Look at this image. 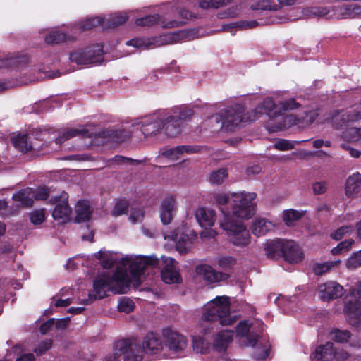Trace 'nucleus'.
Listing matches in <instances>:
<instances>
[{
    "label": "nucleus",
    "mask_w": 361,
    "mask_h": 361,
    "mask_svg": "<svg viewBox=\"0 0 361 361\" xmlns=\"http://www.w3.org/2000/svg\"><path fill=\"white\" fill-rule=\"evenodd\" d=\"M174 259L161 256V259L154 255L149 256L126 255L121 257L112 273L102 274L93 283V290L87 298L79 299L80 303L87 305L95 300L102 299L107 292L126 293L132 284L138 286L142 282L144 270L149 267L163 266L161 276L166 283H178L180 275L175 265Z\"/></svg>",
    "instance_id": "obj_1"
},
{
    "label": "nucleus",
    "mask_w": 361,
    "mask_h": 361,
    "mask_svg": "<svg viewBox=\"0 0 361 361\" xmlns=\"http://www.w3.org/2000/svg\"><path fill=\"white\" fill-rule=\"evenodd\" d=\"M193 115L194 111L191 107L176 106L136 118L132 121L131 126H140L146 139L156 137L161 130L170 137H176L180 133L184 123L190 121Z\"/></svg>",
    "instance_id": "obj_2"
},
{
    "label": "nucleus",
    "mask_w": 361,
    "mask_h": 361,
    "mask_svg": "<svg viewBox=\"0 0 361 361\" xmlns=\"http://www.w3.org/2000/svg\"><path fill=\"white\" fill-rule=\"evenodd\" d=\"M197 29H190L152 37H136L127 41L126 45L142 49H154L164 45L193 40L201 35Z\"/></svg>",
    "instance_id": "obj_3"
},
{
    "label": "nucleus",
    "mask_w": 361,
    "mask_h": 361,
    "mask_svg": "<svg viewBox=\"0 0 361 361\" xmlns=\"http://www.w3.org/2000/svg\"><path fill=\"white\" fill-rule=\"evenodd\" d=\"M220 227L226 232L228 241L233 246L245 247L250 245L251 235L245 223L234 218L230 211L222 210V216L219 218Z\"/></svg>",
    "instance_id": "obj_4"
},
{
    "label": "nucleus",
    "mask_w": 361,
    "mask_h": 361,
    "mask_svg": "<svg viewBox=\"0 0 361 361\" xmlns=\"http://www.w3.org/2000/svg\"><path fill=\"white\" fill-rule=\"evenodd\" d=\"M202 319L204 321H219L222 326L231 325L238 319L230 311V301L227 296H216L205 304L202 309Z\"/></svg>",
    "instance_id": "obj_5"
},
{
    "label": "nucleus",
    "mask_w": 361,
    "mask_h": 361,
    "mask_svg": "<svg viewBox=\"0 0 361 361\" xmlns=\"http://www.w3.org/2000/svg\"><path fill=\"white\" fill-rule=\"evenodd\" d=\"M264 250L269 258L274 259L282 256L286 261L291 264L298 263L302 258L301 250L293 240H267L264 244Z\"/></svg>",
    "instance_id": "obj_6"
},
{
    "label": "nucleus",
    "mask_w": 361,
    "mask_h": 361,
    "mask_svg": "<svg viewBox=\"0 0 361 361\" xmlns=\"http://www.w3.org/2000/svg\"><path fill=\"white\" fill-rule=\"evenodd\" d=\"M221 127L226 131H231L243 122H249L257 118L256 115L251 116L249 113L244 114V108L241 105H234L221 111L213 116Z\"/></svg>",
    "instance_id": "obj_7"
},
{
    "label": "nucleus",
    "mask_w": 361,
    "mask_h": 361,
    "mask_svg": "<svg viewBox=\"0 0 361 361\" xmlns=\"http://www.w3.org/2000/svg\"><path fill=\"white\" fill-rule=\"evenodd\" d=\"M256 196L255 192H232V211L230 212L232 216L240 219L252 218L255 213Z\"/></svg>",
    "instance_id": "obj_8"
},
{
    "label": "nucleus",
    "mask_w": 361,
    "mask_h": 361,
    "mask_svg": "<svg viewBox=\"0 0 361 361\" xmlns=\"http://www.w3.org/2000/svg\"><path fill=\"white\" fill-rule=\"evenodd\" d=\"M143 357V350L135 339H123L116 344L114 354L105 361H141Z\"/></svg>",
    "instance_id": "obj_9"
},
{
    "label": "nucleus",
    "mask_w": 361,
    "mask_h": 361,
    "mask_svg": "<svg viewBox=\"0 0 361 361\" xmlns=\"http://www.w3.org/2000/svg\"><path fill=\"white\" fill-rule=\"evenodd\" d=\"M250 324L247 321L240 322L236 327V334L238 336L245 338L247 342V345L255 347L254 356L257 360H264L269 354L270 345L263 341H259L257 344L258 336L250 332Z\"/></svg>",
    "instance_id": "obj_10"
},
{
    "label": "nucleus",
    "mask_w": 361,
    "mask_h": 361,
    "mask_svg": "<svg viewBox=\"0 0 361 361\" xmlns=\"http://www.w3.org/2000/svg\"><path fill=\"white\" fill-rule=\"evenodd\" d=\"M164 237L165 240L174 242L177 251L183 254L191 248L193 240L197 238V234L185 224L181 227L176 228L173 231L165 233Z\"/></svg>",
    "instance_id": "obj_11"
},
{
    "label": "nucleus",
    "mask_w": 361,
    "mask_h": 361,
    "mask_svg": "<svg viewBox=\"0 0 361 361\" xmlns=\"http://www.w3.org/2000/svg\"><path fill=\"white\" fill-rule=\"evenodd\" d=\"M68 195L62 191L59 195H54L47 188V201L55 204L52 211V216L59 224H64L70 220L71 209L68 204Z\"/></svg>",
    "instance_id": "obj_12"
},
{
    "label": "nucleus",
    "mask_w": 361,
    "mask_h": 361,
    "mask_svg": "<svg viewBox=\"0 0 361 361\" xmlns=\"http://www.w3.org/2000/svg\"><path fill=\"white\" fill-rule=\"evenodd\" d=\"M103 47L97 44L85 50L73 51L70 60L78 65L100 64L103 61Z\"/></svg>",
    "instance_id": "obj_13"
},
{
    "label": "nucleus",
    "mask_w": 361,
    "mask_h": 361,
    "mask_svg": "<svg viewBox=\"0 0 361 361\" xmlns=\"http://www.w3.org/2000/svg\"><path fill=\"white\" fill-rule=\"evenodd\" d=\"M161 335L164 347L171 353L180 354L186 349L188 339L178 331L171 328H166L162 330Z\"/></svg>",
    "instance_id": "obj_14"
},
{
    "label": "nucleus",
    "mask_w": 361,
    "mask_h": 361,
    "mask_svg": "<svg viewBox=\"0 0 361 361\" xmlns=\"http://www.w3.org/2000/svg\"><path fill=\"white\" fill-rule=\"evenodd\" d=\"M355 292L349 293L345 298L344 313L348 322L355 328L361 326V300L355 299Z\"/></svg>",
    "instance_id": "obj_15"
},
{
    "label": "nucleus",
    "mask_w": 361,
    "mask_h": 361,
    "mask_svg": "<svg viewBox=\"0 0 361 361\" xmlns=\"http://www.w3.org/2000/svg\"><path fill=\"white\" fill-rule=\"evenodd\" d=\"M13 200L18 202L19 206L30 207L34 200H45V188L41 187L38 191L30 188L23 189L13 194Z\"/></svg>",
    "instance_id": "obj_16"
},
{
    "label": "nucleus",
    "mask_w": 361,
    "mask_h": 361,
    "mask_svg": "<svg viewBox=\"0 0 361 361\" xmlns=\"http://www.w3.org/2000/svg\"><path fill=\"white\" fill-rule=\"evenodd\" d=\"M317 290L320 299L323 301L334 300L344 294L343 287L334 281L319 284Z\"/></svg>",
    "instance_id": "obj_17"
},
{
    "label": "nucleus",
    "mask_w": 361,
    "mask_h": 361,
    "mask_svg": "<svg viewBox=\"0 0 361 361\" xmlns=\"http://www.w3.org/2000/svg\"><path fill=\"white\" fill-rule=\"evenodd\" d=\"M331 119L336 128H341L348 122L357 121L361 119V107L357 106L353 109L337 111L331 116Z\"/></svg>",
    "instance_id": "obj_18"
},
{
    "label": "nucleus",
    "mask_w": 361,
    "mask_h": 361,
    "mask_svg": "<svg viewBox=\"0 0 361 361\" xmlns=\"http://www.w3.org/2000/svg\"><path fill=\"white\" fill-rule=\"evenodd\" d=\"M135 23L139 26H151L156 23H160L162 27L168 29L178 27L183 23L180 21L169 20L166 17H163L158 14L149 15L138 18Z\"/></svg>",
    "instance_id": "obj_19"
},
{
    "label": "nucleus",
    "mask_w": 361,
    "mask_h": 361,
    "mask_svg": "<svg viewBox=\"0 0 361 361\" xmlns=\"http://www.w3.org/2000/svg\"><path fill=\"white\" fill-rule=\"evenodd\" d=\"M198 151V148L190 145H180L175 147H164L160 149V154L171 160L178 161L184 158L185 154H191Z\"/></svg>",
    "instance_id": "obj_20"
},
{
    "label": "nucleus",
    "mask_w": 361,
    "mask_h": 361,
    "mask_svg": "<svg viewBox=\"0 0 361 361\" xmlns=\"http://www.w3.org/2000/svg\"><path fill=\"white\" fill-rule=\"evenodd\" d=\"M164 348V342L160 336L154 333L147 334L142 341V350L151 355L159 354Z\"/></svg>",
    "instance_id": "obj_21"
},
{
    "label": "nucleus",
    "mask_w": 361,
    "mask_h": 361,
    "mask_svg": "<svg viewBox=\"0 0 361 361\" xmlns=\"http://www.w3.org/2000/svg\"><path fill=\"white\" fill-rule=\"evenodd\" d=\"M177 210L176 201L172 196L166 197L161 204L160 209V218L161 222L165 224H169Z\"/></svg>",
    "instance_id": "obj_22"
},
{
    "label": "nucleus",
    "mask_w": 361,
    "mask_h": 361,
    "mask_svg": "<svg viewBox=\"0 0 361 361\" xmlns=\"http://www.w3.org/2000/svg\"><path fill=\"white\" fill-rule=\"evenodd\" d=\"M331 338L340 343H349L350 347L360 348L361 341L357 338H353L351 332L347 329H334L331 334Z\"/></svg>",
    "instance_id": "obj_23"
},
{
    "label": "nucleus",
    "mask_w": 361,
    "mask_h": 361,
    "mask_svg": "<svg viewBox=\"0 0 361 361\" xmlns=\"http://www.w3.org/2000/svg\"><path fill=\"white\" fill-rule=\"evenodd\" d=\"M195 219L202 228H211L216 221V213L214 209L200 207L195 213Z\"/></svg>",
    "instance_id": "obj_24"
},
{
    "label": "nucleus",
    "mask_w": 361,
    "mask_h": 361,
    "mask_svg": "<svg viewBox=\"0 0 361 361\" xmlns=\"http://www.w3.org/2000/svg\"><path fill=\"white\" fill-rule=\"evenodd\" d=\"M233 331H221L214 338L213 348L219 353L226 351L233 341Z\"/></svg>",
    "instance_id": "obj_25"
},
{
    "label": "nucleus",
    "mask_w": 361,
    "mask_h": 361,
    "mask_svg": "<svg viewBox=\"0 0 361 361\" xmlns=\"http://www.w3.org/2000/svg\"><path fill=\"white\" fill-rule=\"evenodd\" d=\"M335 357L334 345L331 342H327L318 346L314 353L310 355L311 359L320 361H331Z\"/></svg>",
    "instance_id": "obj_26"
},
{
    "label": "nucleus",
    "mask_w": 361,
    "mask_h": 361,
    "mask_svg": "<svg viewBox=\"0 0 361 361\" xmlns=\"http://www.w3.org/2000/svg\"><path fill=\"white\" fill-rule=\"evenodd\" d=\"M197 271L199 274L202 276L205 280L211 283L224 281L228 277V274L217 272L210 266L207 265H200L197 267Z\"/></svg>",
    "instance_id": "obj_27"
},
{
    "label": "nucleus",
    "mask_w": 361,
    "mask_h": 361,
    "mask_svg": "<svg viewBox=\"0 0 361 361\" xmlns=\"http://www.w3.org/2000/svg\"><path fill=\"white\" fill-rule=\"evenodd\" d=\"M257 113L265 114L269 117H276L281 115V110L279 109V105L276 106L274 101L268 97L256 108L254 114H250L251 116L256 115L258 117Z\"/></svg>",
    "instance_id": "obj_28"
},
{
    "label": "nucleus",
    "mask_w": 361,
    "mask_h": 361,
    "mask_svg": "<svg viewBox=\"0 0 361 361\" xmlns=\"http://www.w3.org/2000/svg\"><path fill=\"white\" fill-rule=\"evenodd\" d=\"M93 135L87 127L67 128L56 139V143L61 144L64 141L76 136L90 137Z\"/></svg>",
    "instance_id": "obj_29"
},
{
    "label": "nucleus",
    "mask_w": 361,
    "mask_h": 361,
    "mask_svg": "<svg viewBox=\"0 0 361 361\" xmlns=\"http://www.w3.org/2000/svg\"><path fill=\"white\" fill-rule=\"evenodd\" d=\"M28 63V56L25 54H12L0 59V69L6 68H18Z\"/></svg>",
    "instance_id": "obj_30"
},
{
    "label": "nucleus",
    "mask_w": 361,
    "mask_h": 361,
    "mask_svg": "<svg viewBox=\"0 0 361 361\" xmlns=\"http://www.w3.org/2000/svg\"><path fill=\"white\" fill-rule=\"evenodd\" d=\"M274 227V224L271 221L264 218H256L252 223L251 231L255 235L261 236L271 231Z\"/></svg>",
    "instance_id": "obj_31"
},
{
    "label": "nucleus",
    "mask_w": 361,
    "mask_h": 361,
    "mask_svg": "<svg viewBox=\"0 0 361 361\" xmlns=\"http://www.w3.org/2000/svg\"><path fill=\"white\" fill-rule=\"evenodd\" d=\"M104 23V18L99 16L92 17L85 19L78 23L72 28L74 35L80 33L82 31L88 30L93 27H97Z\"/></svg>",
    "instance_id": "obj_32"
},
{
    "label": "nucleus",
    "mask_w": 361,
    "mask_h": 361,
    "mask_svg": "<svg viewBox=\"0 0 361 361\" xmlns=\"http://www.w3.org/2000/svg\"><path fill=\"white\" fill-rule=\"evenodd\" d=\"M361 187V174L355 172L350 175L346 180L345 194L351 197L358 193Z\"/></svg>",
    "instance_id": "obj_33"
},
{
    "label": "nucleus",
    "mask_w": 361,
    "mask_h": 361,
    "mask_svg": "<svg viewBox=\"0 0 361 361\" xmlns=\"http://www.w3.org/2000/svg\"><path fill=\"white\" fill-rule=\"evenodd\" d=\"M75 221L78 223L88 221L91 218L92 210L87 201L80 200L75 205Z\"/></svg>",
    "instance_id": "obj_34"
},
{
    "label": "nucleus",
    "mask_w": 361,
    "mask_h": 361,
    "mask_svg": "<svg viewBox=\"0 0 361 361\" xmlns=\"http://www.w3.org/2000/svg\"><path fill=\"white\" fill-rule=\"evenodd\" d=\"M11 142L18 150L27 152L31 149L32 146L27 141L26 133H18L11 138Z\"/></svg>",
    "instance_id": "obj_35"
},
{
    "label": "nucleus",
    "mask_w": 361,
    "mask_h": 361,
    "mask_svg": "<svg viewBox=\"0 0 361 361\" xmlns=\"http://www.w3.org/2000/svg\"><path fill=\"white\" fill-rule=\"evenodd\" d=\"M338 15L341 18H355L361 16V6L347 5L338 8Z\"/></svg>",
    "instance_id": "obj_36"
},
{
    "label": "nucleus",
    "mask_w": 361,
    "mask_h": 361,
    "mask_svg": "<svg viewBox=\"0 0 361 361\" xmlns=\"http://www.w3.org/2000/svg\"><path fill=\"white\" fill-rule=\"evenodd\" d=\"M74 34L68 35L64 32L60 31H52L47 35V44H59L67 40H73L75 38Z\"/></svg>",
    "instance_id": "obj_37"
},
{
    "label": "nucleus",
    "mask_w": 361,
    "mask_h": 361,
    "mask_svg": "<svg viewBox=\"0 0 361 361\" xmlns=\"http://www.w3.org/2000/svg\"><path fill=\"white\" fill-rule=\"evenodd\" d=\"M304 216L303 212L290 209L283 212V221L287 226H293Z\"/></svg>",
    "instance_id": "obj_38"
},
{
    "label": "nucleus",
    "mask_w": 361,
    "mask_h": 361,
    "mask_svg": "<svg viewBox=\"0 0 361 361\" xmlns=\"http://www.w3.org/2000/svg\"><path fill=\"white\" fill-rule=\"evenodd\" d=\"M94 256L101 261V264L104 268H110L117 261L115 254L111 252L99 250L94 254Z\"/></svg>",
    "instance_id": "obj_39"
},
{
    "label": "nucleus",
    "mask_w": 361,
    "mask_h": 361,
    "mask_svg": "<svg viewBox=\"0 0 361 361\" xmlns=\"http://www.w3.org/2000/svg\"><path fill=\"white\" fill-rule=\"evenodd\" d=\"M258 25L256 20H241L235 23L225 24L222 25V30L231 32V29L237 28L240 30L251 29Z\"/></svg>",
    "instance_id": "obj_40"
},
{
    "label": "nucleus",
    "mask_w": 361,
    "mask_h": 361,
    "mask_svg": "<svg viewBox=\"0 0 361 361\" xmlns=\"http://www.w3.org/2000/svg\"><path fill=\"white\" fill-rule=\"evenodd\" d=\"M192 348L195 352L205 354L209 349V343L204 337L196 336L192 338Z\"/></svg>",
    "instance_id": "obj_41"
},
{
    "label": "nucleus",
    "mask_w": 361,
    "mask_h": 361,
    "mask_svg": "<svg viewBox=\"0 0 361 361\" xmlns=\"http://www.w3.org/2000/svg\"><path fill=\"white\" fill-rule=\"evenodd\" d=\"M213 198L215 201L216 205L219 207L221 212L222 210L226 211L223 207L226 204L231 203L232 204V197L231 193H225V192H218L215 193L213 195Z\"/></svg>",
    "instance_id": "obj_42"
},
{
    "label": "nucleus",
    "mask_w": 361,
    "mask_h": 361,
    "mask_svg": "<svg viewBox=\"0 0 361 361\" xmlns=\"http://www.w3.org/2000/svg\"><path fill=\"white\" fill-rule=\"evenodd\" d=\"M228 177V172L226 169H219L213 171L209 175V181L212 184L220 185Z\"/></svg>",
    "instance_id": "obj_43"
},
{
    "label": "nucleus",
    "mask_w": 361,
    "mask_h": 361,
    "mask_svg": "<svg viewBox=\"0 0 361 361\" xmlns=\"http://www.w3.org/2000/svg\"><path fill=\"white\" fill-rule=\"evenodd\" d=\"M231 2V0H201L199 6L203 9L218 8Z\"/></svg>",
    "instance_id": "obj_44"
},
{
    "label": "nucleus",
    "mask_w": 361,
    "mask_h": 361,
    "mask_svg": "<svg viewBox=\"0 0 361 361\" xmlns=\"http://www.w3.org/2000/svg\"><path fill=\"white\" fill-rule=\"evenodd\" d=\"M279 5L274 4L271 0H261L251 5L252 10L277 11Z\"/></svg>",
    "instance_id": "obj_45"
},
{
    "label": "nucleus",
    "mask_w": 361,
    "mask_h": 361,
    "mask_svg": "<svg viewBox=\"0 0 361 361\" xmlns=\"http://www.w3.org/2000/svg\"><path fill=\"white\" fill-rule=\"evenodd\" d=\"M340 260L329 261L324 263H319L314 267V272L317 275H322L326 272L334 267H336L340 264Z\"/></svg>",
    "instance_id": "obj_46"
},
{
    "label": "nucleus",
    "mask_w": 361,
    "mask_h": 361,
    "mask_svg": "<svg viewBox=\"0 0 361 361\" xmlns=\"http://www.w3.org/2000/svg\"><path fill=\"white\" fill-rule=\"evenodd\" d=\"M127 20V16L126 13H115L114 16H109L108 18L104 19V23H106L107 27H115L118 26Z\"/></svg>",
    "instance_id": "obj_47"
},
{
    "label": "nucleus",
    "mask_w": 361,
    "mask_h": 361,
    "mask_svg": "<svg viewBox=\"0 0 361 361\" xmlns=\"http://www.w3.org/2000/svg\"><path fill=\"white\" fill-rule=\"evenodd\" d=\"M185 1L186 0H178V1H177V2L176 3V4L174 6V9L176 11L178 10L179 16L181 17V18H182V20H176L177 21L183 22V23L180 26L185 24V20H187L190 18H192L193 17L192 14L188 10L180 8V4H185L184 1Z\"/></svg>",
    "instance_id": "obj_48"
},
{
    "label": "nucleus",
    "mask_w": 361,
    "mask_h": 361,
    "mask_svg": "<svg viewBox=\"0 0 361 361\" xmlns=\"http://www.w3.org/2000/svg\"><path fill=\"white\" fill-rule=\"evenodd\" d=\"M354 243V240L353 239H349L347 240L342 241L338 244L336 247H334L331 250V253L334 255H340L344 252L348 251L351 249L352 245Z\"/></svg>",
    "instance_id": "obj_49"
},
{
    "label": "nucleus",
    "mask_w": 361,
    "mask_h": 361,
    "mask_svg": "<svg viewBox=\"0 0 361 361\" xmlns=\"http://www.w3.org/2000/svg\"><path fill=\"white\" fill-rule=\"evenodd\" d=\"M279 106V109L281 110V115H282L289 111L298 109L300 106V104L296 102L294 99H290L280 102Z\"/></svg>",
    "instance_id": "obj_50"
},
{
    "label": "nucleus",
    "mask_w": 361,
    "mask_h": 361,
    "mask_svg": "<svg viewBox=\"0 0 361 361\" xmlns=\"http://www.w3.org/2000/svg\"><path fill=\"white\" fill-rule=\"evenodd\" d=\"M346 267L350 269H355L361 267V250L355 252L348 259Z\"/></svg>",
    "instance_id": "obj_51"
},
{
    "label": "nucleus",
    "mask_w": 361,
    "mask_h": 361,
    "mask_svg": "<svg viewBox=\"0 0 361 361\" xmlns=\"http://www.w3.org/2000/svg\"><path fill=\"white\" fill-rule=\"evenodd\" d=\"M134 309L133 302L127 298H122L118 302V310L119 312L129 313Z\"/></svg>",
    "instance_id": "obj_52"
},
{
    "label": "nucleus",
    "mask_w": 361,
    "mask_h": 361,
    "mask_svg": "<svg viewBox=\"0 0 361 361\" xmlns=\"http://www.w3.org/2000/svg\"><path fill=\"white\" fill-rule=\"evenodd\" d=\"M23 110L25 113H28V114H31V113H35L37 114H42L45 110V102L44 100L39 101L27 107L24 108Z\"/></svg>",
    "instance_id": "obj_53"
},
{
    "label": "nucleus",
    "mask_w": 361,
    "mask_h": 361,
    "mask_svg": "<svg viewBox=\"0 0 361 361\" xmlns=\"http://www.w3.org/2000/svg\"><path fill=\"white\" fill-rule=\"evenodd\" d=\"M67 320L65 319H50L47 320V332L52 329L53 327H55L57 329H63L67 325Z\"/></svg>",
    "instance_id": "obj_54"
},
{
    "label": "nucleus",
    "mask_w": 361,
    "mask_h": 361,
    "mask_svg": "<svg viewBox=\"0 0 361 361\" xmlns=\"http://www.w3.org/2000/svg\"><path fill=\"white\" fill-rule=\"evenodd\" d=\"M128 203L126 200H118L116 202L112 214L115 216H121L126 213L128 209Z\"/></svg>",
    "instance_id": "obj_55"
},
{
    "label": "nucleus",
    "mask_w": 361,
    "mask_h": 361,
    "mask_svg": "<svg viewBox=\"0 0 361 361\" xmlns=\"http://www.w3.org/2000/svg\"><path fill=\"white\" fill-rule=\"evenodd\" d=\"M353 231L352 226H343L338 228L335 232L332 233L331 236L333 239L338 240L345 235L350 233Z\"/></svg>",
    "instance_id": "obj_56"
},
{
    "label": "nucleus",
    "mask_w": 361,
    "mask_h": 361,
    "mask_svg": "<svg viewBox=\"0 0 361 361\" xmlns=\"http://www.w3.org/2000/svg\"><path fill=\"white\" fill-rule=\"evenodd\" d=\"M217 263L219 267L224 269H228L235 264V259L231 256H223L217 259Z\"/></svg>",
    "instance_id": "obj_57"
},
{
    "label": "nucleus",
    "mask_w": 361,
    "mask_h": 361,
    "mask_svg": "<svg viewBox=\"0 0 361 361\" xmlns=\"http://www.w3.org/2000/svg\"><path fill=\"white\" fill-rule=\"evenodd\" d=\"M274 147L278 150L286 151L294 148V144L287 140H279L274 143Z\"/></svg>",
    "instance_id": "obj_58"
},
{
    "label": "nucleus",
    "mask_w": 361,
    "mask_h": 361,
    "mask_svg": "<svg viewBox=\"0 0 361 361\" xmlns=\"http://www.w3.org/2000/svg\"><path fill=\"white\" fill-rule=\"evenodd\" d=\"M44 219V209L35 211L30 214V221L32 224L37 225L43 222Z\"/></svg>",
    "instance_id": "obj_59"
},
{
    "label": "nucleus",
    "mask_w": 361,
    "mask_h": 361,
    "mask_svg": "<svg viewBox=\"0 0 361 361\" xmlns=\"http://www.w3.org/2000/svg\"><path fill=\"white\" fill-rule=\"evenodd\" d=\"M360 128H350L347 129L345 132L344 138L350 142L358 141L356 137L360 134Z\"/></svg>",
    "instance_id": "obj_60"
},
{
    "label": "nucleus",
    "mask_w": 361,
    "mask_h": 361,
    "mask_svg": "<svg viewBox=\"0 0 361 361\" xmlns=\"http://www.w3.org/2000/svg\"><path fill=\"white\" fill-rule=\"evenodd\" d=\"M144 216L142 209H132L129 219L133 224H135L142 221Z\"/></svg>",
    "instance_id": "obj_61"
},
{
    "label": "nucleus",
    "mask_w": 361,
    "mask_h": 361,
    "mask_svg": "<svg viewBox=\"0 0 361 361\" xmlns=\"http://www.w3.org/2000/svg\"><path fill=\"white\" fill-rule=\"evenodd\" d=\"M72 300L70 298H63L62 297L56 298H53L51 301V305H54L55 307H67L70 304L72 303Z\"/></svg>",
    "instance_id": "obj_62"
},
{
    "label": "nucleus",
    "mask_w": 361,
    "mask_h": 361,
    "mask_svg": "<svg viewBox=\"0 0 361 361\" xmlns=\"http://www.w3.org/2000/svg\"><path fill=\"white\" fill-rule=\"evenodd\" d=\"M113 162L116 164H133L135 162H138L137 160H135V159H130V158H127V157H123V156H119V155H117V156H115L114 158H113Z\"/></svg>",
    "instance_id": "obj_63"
},
{
    "label": "nucleus",
    "mask_w": 361,
    "mask_h": 361,
    "mask_svg": "<svg viewBox=\"0 0 361 361\" xmlns=\"http://www.w3.org/2000/svg\"><path fill=\"white\" fill-rule=\"evenodd\" d=\"M334 359L337 361H344L349 357L350 354L345 350L341 349L337 350L334 348Z\"/></svg>",
    "instance_id": "obj_64"
}]
</instances>
